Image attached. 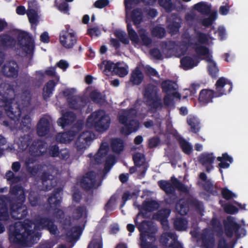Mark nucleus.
<instances>
[{
  "mask_svg": "<svg viewBox=\"0 0 248 248\" xmlns=\"http://www.w3.org/2000/svg\"><path fill=\"white\" fill-rule=\"evenodd\" d=\"M44 229L48 231L52 235L58 232L57 226L52 219L39 216L33 222L27 220L23 222L16 223L10 229L9 239L11 242L16 244L31 247L38 242L41 236V233L36 230Z\"/></svg>",
  "mask_w": 248,
  "mask_h": 248,
  "instance_id": "1",
  "label": "nucleus"
},
{
  "mask_svg": "<svg viewBox=\"0 0 248 248\" xmlns=\"http://www.w3.org/2000/svg\"><path fill=\"white\" fill-rule=\"evenodd\" d=\"M16 87L13 83L6 84L5 91L3 94H0V106L4 108L7 116L15 121H18L22 112L27 110L31 98L29 90L16 94Z\"/></svg>",
  "mask_w": 248,
  "mask_h": 248,
  "instance_id": "2",
  "label": "nucleus"
},
{
  "mask_svg": "<svg viewBox=\"0 0 248 248\" xmlns=\"http://www.w3.org/2000/svg\"><path fill=\"white\" fill-rule=\"evenodd\" d=\"M10 193L13 196H0V220L7 221L9 219L8 204L12 217L15 220L25 218L28 214L27 206L24 204L26 196L23 187L16 185L11 187Z\"/></svg>",
  "mask_w": 248,
  "mask_h": 248,
  "instance_id": "3",
  "label": "nucleus"
},
{
  "mask_svg": "<svg viewBox=\"0 0 248 248\" xmlns=\"http://www.w3.org/2000/svg\"><path fill=\"white\" fill-rule=\"evenodd\" d=\"M216 91L209 89H202L200 93L199 102L203 105L212 102L214 97H219L231 92L232 88V83L224 77L219 78L216 84Z\"/></svg>",
  "mask_w": 248,
  "mask_h": 248,
  "instance_id": "4",
  "label": "nucleus"
},
{
  "mask_svg": "<svg viewBox=\"0 0 248 248\" xmlns=\"http://www.w3.org/2000/svg\"><path fill=\"white\" fill-rule=\"evenodd\" d=\"M137 111L134 108L124 109L119 113L118 119L119 123L124 127L121 129V132L128 135L137 131L139 128L140 123L135 118L137 116Z\"/></svg>",
  "mask_w": 248,
  "mask_h": 248,
  "instance_id": "5",
  "label": "nucleus"
},
{
  "mask_svg": "<svg viewBox=\"0 0 248 248\" xmlns=\"http://www.w3.org/2000/svg\"><path fill=\"white\" fill-rule=\"evenodd\" d=\"M110 118L102 109L92 112L86 120V125L90 128H93L98 132H104L107 130L110 124Z\"/></svg>",
  "mask_w": 248,
  "mask_h": 248,
  "instance_id": "6",
  "label": "nucleus"
},
{
  "mask_svg": "<svg viewBox=\"0 0 248 248\" xmlns=\"http://www.w3.org/2000/svg\"><path fill=\"white\" fill-rule=\"evenodd\" d=\"M134 222L140 232L141 248H157V246L153 244V242L155 240V237L152 231V223L149 220H143L138 223L135 219Z\"/></svg>",
  "mask_w": 248,
  "mask_h": 248,
  "instance_id": "7",
  "label": "nucleus"
},
{
  "mask_svg": "<svg viewBox=\"0 0 248 248\" xmlns=\"http://www.w3.org/2000/svg\"><path fill=\"white\" fill-rule=\"evenodd\" d=\"M142 94L146 105L154 111L163 107L162 100L158 94L157 87L155 85L151 83L147 84L144 87Z\"/></svg>",
  "mask_w": 248,
  "mask_h": 248,
  "instance_id": "8",
  "label": "nucleus"
},
{
  "mask_svg": "<svg viewBox=\"0 0 248 248\" xmlns=\"http://www.w3.org/2000/svg\"><path fill=\"white\" fill-rule=\"evenodd\" d=\"M208 41L206 34L195 30L193 34H190L188 30L185 31L181 35V43L186 48L194 47L199 44H205Z\"/></svg>",
  "mask_w": 248,
  "mask_h": 248,
  "instance_id": "9",
  "label": "nucleus"
},
{
  "mask_svg": "<svg viewBox=\"0 0 248 248\" xmlns=\"http://www.w3.org/2000/svg\"><path fill=\"white\" fill-rule=\"evenodd\" d=\"M62 188L61 187L55 188L47 199V202L50 208L54 210L53 216L58 223L62 221L66 217L64 212L62 209L57 208L60 206L62 201Z\"/></svg>",
  "mask_w": 248,
  "mask_h": 248,
  "instance_id": "10",
  "label": "nucleus"
},
{
  "mask_svg": "<svg viewBox=\"0 0 248 248\" xmlns=\"http://www.w3.org/2000/svg\"><path fill=\"white\" fill-rule=\"evenodd\" d=\"M171 183L168 181L160 180L158 182V185L160 188L163 190L167 195L175 192V188L180 192L188 194L189 192L187 186L178 180L174 176L171 177Z\"/></svg>",
  "mask_w": 248,
  "mask_h": 248,
  "instance_id": "11",
  "label": "nucleus"
},
{
  "mask_svg": "<svg viewBox=\"0 0 248 248\" xmlns=\"http://www.w3.org/2000/svg\"><path fill=\"white\" fill-rule=\"evenodd\" d=\"M59 223L65 231L66 237L70 241L78 238L82 233V229L80 226H72L71 217L70 216H66Z\"/></svg>",
  "mask_w": 248,
  "mask_h": 248,
  "instance_id": "12",
  "label": "nucleus"
},
{
  "mask_svg": "<svg viewBox=\"0 0 248 248\" xmlns=\"http://www.w3.org/2000/svg\"><path fill=\"white\" fill-rule=\"evenodd\" d=\"M59 40L62 46L66 48H71L77 42V36L76 32L70 28V25H66L65 30L60 33Z\"/></svg>",
  "mask_w": 248,
  "mask_h": 248,
  "instance_id": "13",
  "label": "nucleus"
},
{
  "mask_svg": "<svg viewBox=\"0 0 248 248\" xmlns=\"http://www.w3.org/2000/svg\"><path fill=\"white\" fill-rule=\"evenodd\" d=\"M17 39L18 44L21 48L28 54L33 53L34 48V42L32 37L25 31H17Z\"/></svg>",
  "mask_w": 248,
  "mask_h": 248,
  "instance_id": "14",
  "label": "nucleus"
},
{
  "mask_svg": "<svg viewBox=\"0 0 248 248\" xmlns=\"http://www.w3.org/2000/svg\"><path fill=\"white\" fill-rule=\"evenodd\" d=\"M18 71V65L15 61H10L5 63L0 70V72L3 76L13 78L17 77Z\"/></svg>",
  "mask_w": 248,
  "mask_h": 248,
  "instance_id": "15",
  "label": "nucleus"
},
{
  "mask_svg": "<svg viewBox=\"0 0 248 248\" xmlns=\"http://www.w3.org/2000/svg\"><path fill=\"white\" fill-rule=\"evenodd\" d=\"M223 223L225 234L229 238L233 236V233L237 232L240 227V224L236 222L234 218L230 216L224 220Z\"/></svg>",
  "mask_w": 248,
  "mask_h": 248,
  "instance_id": "16",
  "label": "nucleus"
},
{
  "mask_svg": "<svg viewBox=\"0 0 248 248\" xmlns=\"http://www.w3.org/2000/svg\"><path fill=\"white\" fill-rule=\"evenodd\" d=\"M96 175L93 171L87 172L80 181V185L86 191H89L93 188L96 184Z\"/></svg>",
  "mask_w": 248,
  "mask_h": 248,
  "instance_id": "17",
  "label": "nucleus"
},
{
  "mask_svg": "<svg viewBox=\"0 0 248 248\" xmlns=\"http://www.w3.org/2000/svg\"><path fill=\"white\" fill-rule=\"evenodd\" d=\"M92 140L91 134L86 131L81 133L78 137L75 146L78 152L84 151L86 149L88 142Z\"/></svg>",
  "mask_w": 248,
  "mask_h": 248,
  "instance_id": "18",
  "label": "nucleus"
},
{
  "mask_svg": "<svg viewBox=\"0 0 248 248\" xmlns=\"http://www.w3.org/2000/svg\"><path fill=\"white\" fill-rule=\"evenodd\" d=\"M46 142L41 140H34L29 148V152L33 156H40L46 151Z\"/></svg>",
  "mask_w": 248,
  "mask_h": 248,
  "instance_id": "19",
  "label": "nucleus"
},
{
  "mask_svg": "<svg viewBox=\"0 0 248 248\" xmlns=\"http://www.w3.org/2000/svg\"><path fill=\"white\" fill-rule=\"evenodd\" d=\"M213 153H204L198 157L199 162L205 168L206 171L209 173L214 167L213 164L215 159Z\"/></svg>",
  "mask_w": 248,
  "mask_h": 248,
  "instance_id": "20",
  "label": "nucleus"
},
{
  "mask_svg": "<svg viewBox=\"0 0 248 248\" xmlns=\"http://www.w3.org/2000/svg\"><path fill=\"white\" fill-rule=\"evenodd\" d=\"M201 59L200 57L195 54L193 55L192 57L186 56L181 59V65L184 70H189L197 66Z\"/></svg>",
  "mask_w": 248,
  "mask_h": 248,
  "instance_id": "21",
  "label": "nucleus"
},
{
  "mask_svg": "<svg viewBox=\"0 0 248 248\" xmlns=\"http://www.w3.org/2000/svg\"><path fill=\"white\" fill-rule=\"evenodd\" d=\"M50 129L49 120L46 117L41 118L37 124L36 132L39 137H44L47 135Z\"/></svg>",
  "mask_w": 248,
  "mask_h": 248,
  "instance_id": "22",
  "label": "nucleus"
},
{
  "mask_svg": "<svg viewBox=\"0 0 248 248\" xmlns=\"http://www.w3.org/2000/svg\"><path fill=\"white\" fill-rule=\"evenodd\" d=\"M16 40L12 36L5 33L0 34V47L4 49L13 48Z\"/></svg>",
  "mask_w": 248,
  "mask_h": 248,
  "instance_id": "23",
  "label": "nucleus"
},
{
  "mask_svg": "<svg viewBox=\"0 0 248 248\" xmlns=\"http://www.w3.org/2000/svg\"><path fill=\"white\" fill-rule=\"evenodd\" d=\"M76 119V114L72 111H66L57 121L58 125L64 128L72 124Z\"/></svg>",
  "mask_w": 248,
  "mask_h": 248,
  "instance_id": "24",
  "label": "nucleus"
},
{
  "mask_svg": "<svg viewBox=\"0 0 248 248\" xmlns=\"http://www.w3.org/2000/svg\"><path fill=\"white\" fill-rule=\"evenodd\" d=\"M171 210L169 208H163L154 214L153 218L160 222L161 224L166 227L169 226L168 218L170 215Z\"/></svg>",
  "mask_w": 248,
  "mask_h": 248,
  "instance_id": "25",
  "label": "nucleus"
},
{
  "mask_svg": "<svg viewBox=\"0 0 248 248\" xmlns=\"http://www.w3.org/2000/svg\"><path fill=\"white\" fill-rule=\"evenodd\" d=\"M181 27V19L177 16H172V19L169 20L167 29L171 35H175L179 32Z\"/></svg>",
  "mask_w": 248,
  "mask_h": 248,
  "instance_id": "26",
  "label": "nucleus"
},
{
  "mask_svg": "<svg viewBox=\"0 0 248 248\" xmlns=\"http://www.w3.org/2000/svg\"><path fill=\"white\" fill-rule=\"evenodd\" d=\"M43 187L45 191H48L53 187V176L49 172L44 171L40 176Z\"/></svg>",
  "mask_w": 248,
  "mask_h": 248,
  "instance_id": "27",
  "label": "nucleus"
},
{
  "mask_svg": "<svg viewBox=\"0 0 248 248\" xmlns=\"http://www.w3.org/2000/svg\"><path fill=\"white\" fill-rule=\"evenodd\" d=\"M186 122L190 126V131L198 134L201 130V125L200 120L195 116L189 115L187 117Z\"/></svg>",
  "mask_w": 248,
  "mask_h": 248,
  "instance_id": "28",
  "label": "nucleus"
},
{
  "mask_svg": "<svg viewBox=\"0 0 248 248\" xmlns=\"http://www.w3.org/2000/svg\"><path fill=\"white\" fill-rule=\"evenodd\" d=\"M77 134V132L71 130L65 132L59 133L56 136V140L60 143H70L74 139Z\"/></svg>",
  "mask_w": 248,
  "mask_h": 248,
  "instance_id": "29",
  "label": "nucleus"
},
{
  "mask_svg": "<svg viewBox=\"0 0 248 248\" xmlns=\"http://www.w3.org/2000/svg\"><path fill=\"white\" fill-rule=\"evenodd\" d=\"M57 83L53 79L49 80L45 85L43 89V99L47 101L52 95Z\"/></svg>",
  "mask_w": 248,
  "mask_h": 248,
  "instance_id": "30",
  "label": "nucleus"
},
{
  "mask_svg": "<svg viewBox=\"0 0 248 248\" xmlns=\"http://www.w3.org/2000/svg\"><path fill=\"white\" fill-rule=\"evenodd\" d=\"M217 159V161L220 162L218 164V167L221 172H222L221 169L228 168L230 167V164L233 162L232 157L230 156L227 153L222 154L221 156H218Z\"/></svg>",
  "mask_w": 248,
  "mask_h": 248,
  "instance_id": "31",
  "label": "nucleus"
},
{
  "mask_svg": "<svg viewBox=\"0 0 248 248\" xmlns=\"http://www.w3.org/2000/svg\"><path fill=\"white\" fill-rule=\"evenodd\" d=\"M189 200L180 199L176 202L175 208L178 213L183 216L186 215L189 211Z\"/></svg>",
  "mask_w": 248,
  "mask_h": 248,
  "instance_id": "32",
  "label": "nucleus"
},
{
  "mask_svg": "<svg viewBox=\"0 0 248 248\" xmlns=\"http://www.w3.org/2000/svg\"><path fill=\"white\" fill-rule=\"evenodd\" d=\"M143 78L144 76L141 70L139 67H136L131 74L130 81L133 85H139L142 82Z\"/></svg>",
  "mask_w": 248,
  "mask_h": 248,
  "instance_id": "33",
  "label": "nucleus"
},
{
  "mask_svg": "<svg viewBox=\"0 0 248 248\" xmlns=\"http://www.w3.org/2000/svg\"><path fill=\"white\" fill-rule=\"evenodd\" d=\"M143 12L140 8H136L132 11L131 18L134 25L140 24L143 20Z\"/></svg>",
  "mask_w": 248,
  "mask_h": 248,
  "instance_id": "34",
  "label": "nucleus"
},
{
  "mask_svg": "<svg viewBox=\"0 0 248 248\" xmlns=\"http://www.w3.org/2000/svg\"><path fill=\"white\" fill-rule=\"evenodd\" d=\"M73 0H55V6L61 12L67 14L69 11L68 2H72Z\"/></svg>",
  "mask_w": 248,
  "mask_h": 248,
  "instance_id": "35",
  "label": "nucleus"
},
{
  "mask_svg": "<svg viewBox=\"0 0 248 248\" xmlns=\"http://www.w3.org/2000/svg\"><path fill=\"white\" fill-rule=\"evenodd\" d=\"M111 147L113 152L117 154L120 153L124 148L123 140L120 138H115L112 140Z\"/></svg>",
  "mask_w": 248,
  "mask_h": 248,
  "instance_id": "36",
  "label": "nucleus"
},
{
  "mask_svg": "<svg viewBox=\"0 0 248 248\" xmlns=\"http://www.w3.org/2000/svg\"><path fill=\"white\" fill-rule=\"evenodd\" d=\"M187 220L183 217H177L173 222L174 228L178 231L186 230L187 227Z\"/></svg>",
  "mask_w": 248,
  "mask_h": 248,
  "instance_id": "37",
  "label": "nucleus"
},
{
  "mask_svg": "<svg viewBox=\"0 0 248 248\" xmlns=\"http://www.w3.org/2000/svg\"><path fill=\"white\" fill-rule=\"evenodd\" d=\"M178 142L182 151L186 155H189L192 151V145L185 139L180 137L178 140Z\"/></svg>",
  "mask_w": 248,
  "mask_h": 248,
  "instance_id": "38",
  "label": "nucleus"
},
{
  "mask_svg": "<svg viewBox=\"0 0 248 248\" xmlns=\"http://www.w3.org/2000/svg\"><path fill=\"white\" fill-rule=\"evenodd\" d=\"M194 9L202 15H208L211 11V7L204 2H200L194 5Z\"/></svg>",
  "mask_w": 248,
  "mask_h": 248,
  "instance_id": "39",
  "label": "nucleus"
},
{
  "mask_svg": "<svg viewBox=\"0 0 248 248\" xmlns=\"http://www.w3.org/2000/svg\"><path fill=\"white\" fill-rule=\"evenodd\" d=\"M174 82L169 79L163 81L161 84L163 92L168 93L175 90L176 88L174 87Z\"/></svg>",
  "mask_w": 248,
  "mask_h": 248,
  "instance_id": "40",
  "label": "nucleus"
},
{
  "mask_svg": "<svg viewBox=\"0 0 248 248\" xmlns=\"http://www.w3.org/2000/svg\"><path fill=\"white\" fill-rule=\"evenodd\" d=\"M27 15L30 23L36 25L38 23L37 12L34 9H28Z\"/></svg>",
  "mask_w": 248,
  "mask_h": 248,
  "instance_id": "41",
  "label": "nucleus"
},
{
  "mask_svg": "<svg viewBox=\"0 0 248 248\" xmlns=\"http://www.w3.org/2000/svg\"><path fill=\"white\" fill-rule=\"evenodd\" d=\"M90 97L91 100L96 104H102L105 102V98L101 93L96 90L90 93Z\"/></svg>",
  "mask_w": 248,
  "mask_h": 248,
  "instance_id": "42",
  "label": "nucleus"
},
{
  "mask_svg": "<svg viewBox=\"0 0 248 248\" xmlns=\"http://www.w3.org/2000/svg\"><path fill=\"white\" fill-rule=\"evenodd\" d=\"M127 30L131 41L135 43H138L139 42V36L135 31L133 29L130 23L127 24Z\"/></svg>",
  "mask_w": 248,
  "mask_h": 248,
  "instance_id": "43",
  "label": "nucleus"
},
{
  "mask_svg": "<svg viewBox=\"0 0 248 248\" xmlns=\"http://www.w3.org/2000/svg\"><path fill=\"white\" fill-rule=\"evenodd\" d=\"M121 63L117 62L114 68L113 73L119 76L120 77H124L128 74V70L124 66H121Z\"/></svg>",
  "mask_w": 248,
  "mask_h": 248,
  "instance_id": "44",
  "label": "nucleus"
},
{
  "mask_svg": "<svg viewBox=\"0 0 248 248\" xmlns=\"http://www.w3.org/2000/svg\"><path fill=\"white\" fill-rule=\"evenodd\" d=\"M151 32L153 36L162 39L165 36L166 32L164 28L157 26L153 29Z\"/></svg>",
  "mask_w": 248,
  "mask_h": 248,
  "instance_id": "45",
  "label": "nucleus"
},
{
  "mask_svg": "<svg viewBox=\"0 0 248 248\" xmlns=\"http://www.w3.org/2000/svg\"><path fill=\"white\" fill-rule=\"evenodd\" d=\"M115 163V157L113 155H108L105 161L104 168V173H108L111 169L112 167Z\"/></svg>",
  "mask_w": 248,
  "mask_h": 248,
  "instance_id": "46",
  "label": "nucleus"
},
{
  "mask_svg": "<svg viewBox=\"0 0 248 248\" xmlns=\"http://www.w3.org/2000/svg\"><path fill=\"white\" fill-rule=\"evenodd\" d=\"M79 98L77 96H72L67 98V101L69 107L72 109L78 110L80 109V106L78 104Z\"/></svg>",
  "mask_w": 248,
  "mask_h": 248,
  "instance_id": "47",
  "label": "nucleus"
},
{
  "mask_svg": "<svg viewBox=\"0 0 248 248\" xmlns=\"http://www.w3.org/2000/svg\"><path fill=\"white\" fill-rule=\"evenodd\" d=\"M199 44L197 46H195L194 48L195 51L196 53L197 56L200 57L201 56H206L209 54V48L204 46L200 45ZM201 58V57H200Z\"/></svg>",
  "mask_w": 248,
  "mask_h": 248,
  "instance_id": "48",
  "label": "nucleus"
},
{
  "mask_svg": "<svg viewBox=\"0 0 248 248\" xmlns=\"http://www.w3.org/2000/svg\"><path fill=\"white\" fill-rule=\"evenodd\" d=\"M157 202L154 200L150 201H145L143 203V207L144 210L152 212L156 209L158 207Z\"/></svg>",
  "mask_w": 248,
  "mask_h": 248,
  "instance_id": "49",
  "label": "nucleus"
},
{
  "mask_svg": "<svg viewBox=\"0 0 248 248\" xmlns=\"http://www.w3.org/2000/svg\"><path fill=\"white\" fill-rule=\"evenodd\" d=\"M133 160L135 166L140 167L144 163V155L140 153H137L133 155Z\"/></svg>",
  "mask_w": 248,
  "mask_h": 248,
  "instance_id": "50",
  "label": "nucleus"
},
{
  "mask_svg": "<svg viewBox=\"0 0 248 248\" xmlns=\"http://www.w3.org/2000/svg\"><path fill=\"white\" fill-rule=\"evenodd\" d=\"M86 207L84 206H78L73 211L72 216L74 219L78 220L82 217Z\"/></svg>",
  "mask_w": 248,
  "mask_h": 248,
  "instance_id": "51",
  "label": "nucleus"
},
{
  "mask_svg": "<svg viewBox=\"0 0 248 248\" xmlns=\"http://www.w3.org/2000/svg\"><path fill=\"white\" fill-rule=\"evenodd\" d=\"M87 248H103V241L101 237H93Z\"/></svg>",
  "mask_w": 248,
  "mask_h": 248,
  "instance_id": "52",
  "label": "nucleus"
},
{
  "mask_svg": "<svg viewBox=\"0 0 248 248\" xmlns=\"http://www.w3.org/2000/svg\"><path fill=\"white\" fill-rule=\"evenodd\" d=\"M158 3L167 12H171L174 9V6L171 2V0H158Z\"/></svg>",
  "mask_w": 248,
  "mask_h": 248,
  "instance_id": "53",
  "label": "nucleus"
},
{
  "mask_svg": "<svg viewBox=\"0 0 248 248\" xmlns=\"http://www.w3.org/2000/svg\"><path fill=\"white\" fill-rule=\"evenodd\" d=\"M189 204L190 205L193 206L198 212H202L204 210L203 203L197 199H190Z\"/></svg>",
  "mask_w": 248,
  "mask_h": 248,
  "instance_id": "54",
  "label": "nucleus"
},
{
  "mask_svg": "<svg viewBox=\"0 0 248 248\" xmlns=\"http://www.w3.org/2000/svg\"><path fill=\"white\" fill-rule=\"evenodd\" d=\"M208 71L209 75L214 78H216L217 77V74L219 69L217 66L216 63H212L209 64L208 66Z\"/></svg>",
  "mask_w": 248,
  "mask_h": 248,
  "instance_id": "55",
  "label": "nucleus"
},
{
  "mask_svg": "<svg viewBox=\"0 0 248 248\" xmlns=\"http://www.w3.org/2000/svg\"><path fill=\"white\" fill-rule=\"evenodd\" d=\"M116 201V196L112 195L105 204L104 209L106 211H111L114 210L113 206Z\"/></svg>",
  "mask_w": 248,
  "mask_h": 248,
  "instance_id": "56",
  "label": "nucleus"
},
{
  "mask_svg": "<svg viewBox=\"0 0 248 248\" xmlns=\"http://www.w3.org/2000/svg\"><path fill=\"white\" fill-rule=\"evenodd\" d=\"M140 37L143 45L148 46L151 44L152 40L151 38L147 35L145 31L140 32Z\"/></svg>",
  "mask_w": 248,
  "mask_h": 248,
  "instance_id": "57",
  "label": "nucleus"
},
{
  "mask_svg": "<svg viewBox=\"0 0 248 248\" xmlns=\"http://www.w3.org/2000/svg\"><path fill=\"white\" fill-rule=\"evenodd\" d=\"M114 35L123 44L128 45L129 43L128 38L126 37V34L123 31H116L114 32Z\"/></svg>",
  "mask_w": 248,
  "mask_h": 248,
  "instance_id": "58",
  "label": "nucleus"
},
{
  "mask_svg": "<svg viewBox=\"0 0 248 248\" xmlns=\"http://www.w3.org/2000/svg\"><path fill=\"white\" fill-rule=\"evenodd\" d=\"M136 195L135 192L131 193L129 191L124 192L122 197V203L121 204V207L124 206L126 203L127 201L131 199L133 196Z\"/></svg>",
  "mask_w": 248,
  "mask_h": 248,
  "instance_id": "59",
  "label": "nucleus"
},
{
  "mask_svg": "<svg viewBox=\"0 0 248 248\" xmlns=\"http://www.w3.org/2000/svg\"><path fill=\"white\" fill-rule=\"evenodd\" d=\"M28 199L32 206H37L39 204V198L34 193H30L29 195Z\"/></svg>",
  "mask_w": 248,
  "mask_h": 248,
  "instance_id": "60",
  "label": "nucleus"
},
{
  "mask_svg": "<svg viewBox=\"0 0 248 248\" xmlns=\"http://www.w3.org/2000/svg\"><path fill=\"white\" fill-rule=\"evenodd\" d=\"M166 235L168 237L171 238H173L174 239V240H173V243L170 244L169 247L171 248H183L181 244L179 242L177 241V240H175V235L174 233L171 232H167Z\"/></svg>",
  "mask_w": 248,
  "mask_h": 248,
  "instance_id": "61",
  "label": "nucleus"
},
{
  "mask_svg": "<svg viewBox=\"0 0 248 248\" xmlns=\"http://www.w3.org/2000/svg\"><path fill=\"white\" fill-rule=\"evenodd\" d=\"M221 195L222 197L226 200H229L233 197H236L235 194L232 193L231 190H229L227 188H224L222 190Z\"/></svg>",
  "mask_w": 248,
  "mask_h": 248,
  "instance_id": "62",
  "label": "nucleus"
},
{
  "mask_svg": "<svg viewBox=\"0 0 248 248\" xmlns=\"http://www.w3.org/2000/svg\"><path fill=\"white\" fill-rule=\"evenodd\" d=\"M48 151L49 155L52 157H57L59 155V148L56 144L50 145Z\"/></svg>",
  "mask_w": 248,
  "mask_h": 248,
  "instance_id": "63",
  "label": "nucleus"
},
{
  "mask_svg": "<svg viewBox=\"0 0 248 248\" xmlns=\"http://www.w3.org/2000/svg\"><path fill=\"white\" fill-rule=\"evenodd\" d=\"M150 54L155 60H159L163 59L161 52L158 48H153L150 49Z\"/></svg>",
  "mask_w": 248,
  "mask_h": 248,
  "instance_id": "64",
  "label": "nucleus"
}]
</instances>
